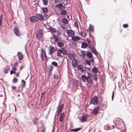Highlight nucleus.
Wrapping results in <instances>:
<instances>
[{
  "instance_id": "obj_1",
  "label": "nucleus",
  "mask_w": 132,
  "mask_h": 132,
  "mask_svg": "<svg viewBox=\"0 0 132 132\" xmlns=\"http://www.w3.org/2000/svg\"><path fill=\"white\" fill-rule=\"evenodd\" d=\"M68 54V52L64 48H62L59 50L57 52V56H63L64 55Z\"/></svg>"
},
{
  "instance_id": "obj_2",
  "label": "nucleus",
  "mask_w": 132,
  "mask_h": 132,
  "mask_svg": "<svg viewBox=\"0 0 132 132\" xmlns=\"http://www.w3.org/2000/svg\"><path fill=\"white\" fill-rule=\"evenodd\" d=\"M43 36V31L41 29H38L35 33V37L38 40L40 39Z\"/></svg>"
},
{
  "instance_id": "obj_3",
  "label": "nucleus",
  "mask_w": 132,
  "mask_h": 132,
  "mask_svg": "<svg viewBox=\"0 0 132 132\" xmlns=\"http://www.w3.org/2000/svg\"><path fill=\"white\" fill-rule=\"evenodd\" d=\"M99 100L96 96H94L92 98L90 102V103L92 104L95 105H97L98 104Z\"/></svg>"
},
{
  "instance_id": "obj_4",
  "label": "nucleus",
  "mask_w": 132,
  "mask_h": 132,
  "mask_svg": "<svg viewBox=\"0 0 132 132\" xmlns=\"http://www.w3.org/2000/svg\"><path fill=\"white\" fill-rule=\"evenodd\" d=\"M41 59L43 60H46L47 57L46 55L45 51L43 49H42L41 52L40 53Z\"/></svg>"
},
{
  "instance_id": "obj_5",
  "label": "nucleus",
  "mask_w": 132,
  "mask_h": 132,
  "mask_svg": "<svg viewBox=\"0 0 132 132\" xmlns=\"http://www.w3.org/2000/svg\"><path fill=\"white\" fill-rule=\"evenodd\" d=\"M53 37L51 39V41L53 43H55L59 40V38L57 36L52 34Z\"/></svg>"
},
{
  "instance_id": "obj_6",
  "label": "nucleus",
  "mask_w": 132,
  "mask_h": 132,
  "mask_svg": "<svg viewBox=\"0 0 132 132\" xmlns=\"http://www.w3.org/2000/svg\"><path fill=\"white\" fill-rule=\"evenodd\" d=\"M64 106V104H61L59 105L57 107V112L58 113V115L59 116L61 112V111Z\"/></svg>"
},
{
  "instance_id": "obj_7",
  "label": "nucleus",
  "mask_w": 132,
  "mask_h": 132,
  "mask_svg": "<svg viewBox=\"0 0 132 132\" xmlns=\"http://www.w3.org/2000/svg\"><path fill=\"white\" fill-rule=\"evenodd\" d=\"M66 33L68 36L71 38L75 35V32L72 30H67L66 31Z\"/></svg>"
},
{
  "instance_id": "obj_8",
  "label": "nucleus",
  "mask_w": 132,
  "mask_h": 132,
  "mask_svg": "<svg viewBox=\"0 0 132 132\" xmlns=\"http://www.w3.org/2000/svg\"><path fill=\"white\" fill-rule=\"evenodd\" d=\"M100 109V107L97 106L93 110L91 113L93 115H96Z\"/></svg>"
},
{
  "instance_id": "obj_9",
  "label": "nucleus",
  "mask_w": 132,
  "mask_h": 132,
  "mask_svg": "<svg viewBox=\"0 0 132 132\" xmlns=\"http://www.w3.org/2000/svg\"><path fill=\"white\" fill-rule=\"evenodd\" d=\"M14 31L15 35L18 36H20L21 35V33L19 31V28L18 26H16L14 29Z\"/></svg>"
},
{
  "instance_id": "obj_10",
  "label": "nucleus",
  "mask_w": 132,
  "mask_h": 132,
  "mask_svg": "<svg viewBox=\"0 0 132 132\" xmlns=\"http://www.w3.org/2000/svg\"><path fill=\"white\" fill-rule=\"evenodd\" d=\"M55 49L53 47L51 46H50L48 52L49 54L52 55V54H53L55 52Z\"/></svg>"
},
{
  "instance_id": "obj_11",
  "label": "nucleus",
  "mask_w": 132,
  "mask_h": 132,
  "mask_svg": "<svg viewBox=\"0 0 132 132\" xmlns=\"http://www.w3.org/2000/svg\"><path fill=\"white\" fill-rule=\"evenodd\" d=\"M48 29L49 30V32H50L52 33H57V31L56 30L55 28L53 27H50Z\"/></svg>"
},
{
  "instance_id": "obj_12",
  "label": "nucleus",
  "mask_w": 132,
  "mask_h": 132,
  "mask_svg": "<svg viewBox=\"0 0 132 132\" xmlns=\"http://www.w3.org/2000/svg\"><path fill=\"white\" fill-rule=\"evenodd\" d=\"M29 20L30 21L32 22H35L38 21L37 18L36 16H33L29 18Z\"/></svg>"
},
{
  "instance_id": "obj_13",
  "label": "nucleus",
  "mask_w": 132,
  "mask_h": 132,
  "mask_svg": "<svg viewBox=\"0 0 132 132\" xmlns=\"http://www.w3.org/2000/svg\"><path fill=\"white\" fill-rule=\"evenodd\" d=\"M36 15L38 20L39 19L41 21H43L44 20V18L43 15L42 14H36Z\"/></svg>"
},
{
  "instance_id": "obj_14",
  "label": "nucleus",
  "mask_w": 132,
  "mask_h": 132,
  "mask_svg": "<svg viewBox=\"0 0 132 132\" xmlns=\"http://www.w3.org/2000/svg\"><path fill=\"white\" fill-rule=\"evenodd\" d=\"M87 117L88 116L87 115H82L81 117V119L80 120L81 122L82 123H83L86 121Z\"/></svg>"
},
{
  "instance_id": "obj_15",
  "label": "nucleus",
  "mask_w": 132,
  "mask_h": 132,
  "mask_svg": "<svg viewBox=\"0 0 132 132\" xmlns=\"http://www.w3.org/2000/svg\"><path fill=\"white\" fill-rule=\"evenodd\" d=\"M17 56L18 59L20 61L22 60L23 57V54L20 52H18L17 53Z\"/></svg>"
},
{
  "instance_id": "obj_16",
  "label": "nucleus",
  "mask_w": 132,
  "mask_h": 132,
  "mask_svg": "<svg viewBox=\"0 0 132 132\" xmlns=\"http://www.w3.org/2000/svg\"><path fill=\"white\" fill-rule=\"evenodd\" d=\"M88 75L86 77L85 75H82L81 76V79L82 81L84 82H86L88 81Z\"/></svg>"
},
{
  "instance_id": "obj_17",
  "label": "nucleus",
  "mask_w": 132,
  "mask_h": 132,
  "mask_svg": "<svg viewBox=\"0 0 132 132\" xmlns=\"http://www.w3.org/2000/svg\"><path fill=\"white\" fill-rule=\"evenodd\" d=\"M80 39H81V38L77 36H75V35H74V36L71 38V40H72L76 42L78 41Z\"/></svg>"
},
{
  "instance_id": "obj_18",
  "label": "nucleus",
  "mask_w": 132,
  "mask_h": 132,
  "mask_svg": "<svg viewBox=\"0 0 132 132\" xmlns=\"http://www.w3.org/2000/svg\"><path fill=\"white\" fill-rule=\"evenodd\" d=\"M88 81L87 82L90 84H92L93 83V80L91 78L90 76V73H88Z\"/></svg>"
},
{
  "instance_id": "obj_19",
  "label": "nucleus",
  "mask_w": 132,
  "mask_h": 132,
  "mask_svg": "<svg viewBox=\"0 0 132 132\" xmlns=\"http://www.w3.org/2000/svg\"><path fill=\"white\" fill-rule=\"evenodd\" d=\"M77 67L78 70L80 71L83 72L84 71V69L83 68V66L81 65H78L77 66Z\"/></svg>"
},
{
  "instance_id": "obj_20",
  "label": "nucleus",
  "mask_w": 132,
  "mask_h": 132,
  "mask_svg": "<svg viewBox=\"0 0 132 132\" xmlns=\"http://www.w3.org/2000/svg\"><path fill=\"white\" fill-rule=\"evenodd\" d=\"M38 118L37 117H35V118L32 119V121L34 125H36L38 122Z\"/></svg>"
},
{
  "instance_id": "obj_21",
  "label": "nucleus",
  "mask_w": 132,
  "mask_h": 132,
  "mask_svg": "<svg viewBox=\"0 0 132 132\" xmlns=\"http://www.w3.org/2000/svg\"><path fill=\"white\" fill-rule=\"evenodd\" d=\"M53 70V67L52 66H50L48 69L47 73L49 75H51V73Z\"/></svg>"
},
{
  "instance_id": "obj_22",
  "label": "nucleus",
  "mask_w": 132,
  "mask_h": 132,
  "mask_svg": "<svg viewBox=\"0 0 132 132\" xmlns=\"http://www.w3.org/2000/svg\"><path fill=\"white\" fill-rule=\"evenodd\" d=\"M92 71L93 73L96 74V73L98 72V68L95 67L92 69Z\"/></svg>"
},
{
  "instance_id": "obj_23",
  "label": "nucleus",
  "mask_w": 132,
  "mask_h": 132,
  "mask_svg": "<svg viewBox=\"0 0 132 132\" xmlns=\"http://www.w3.org/2000/svg\"><path fill=\"white\" fill-rule=\"evenodd\" d=\"M63 7V5L62 3L57 4L55 6L56 7L59 8L60 10L62 9Z\"/></svg>"
},
{
  "instance_id": "obj_24",
  "label": "nucleus",
  "mask_w": 132,
  "mask_h": 132,
  "mask_svg": "<svg viewBox=\"0 0 132 132\" xmlns=\"http://www.w3.org/2000/svg\"><path fill=\"white\" fill-rule=\"evenodd\" d=\"M77 61L76 60H75L73 61L72 64L73 66L74 67L76 68L77 67Z\"/></svg>"
},
{
  "instance_id": "obj_25",
  "label": "nucleus",
  "mask_w": 132,
  "mask_h": 132,
  "mask_svg": "<svg viewBox=\"0 0 132 132\" xmlns=\"http://www.w3.org/2000/svg\"><path fill=\"white\" fill-rule=\"evenodd\" d=\"M58 46L60 47H62L64 46V44L62 42H59L57 43Z\"/></svg>"
},
{
  "instance_id": "obj_26",
  "label": "nucleus",
  "mask_w": 132,
  "mask_h": 132,
  "mask_svg": "<svg viewBox=\"0 0 132 132\" xmlns=\"http://www.w3.org/2000/svg\"><path fill=\"white\" fill-rule=\"evenodd\" d=\"M43 12L44 13H47L49 11L48 9L47 8L45 7H43L42 9Z\"/></svg>"
},
{
  "instance_id": "obj_27",
  "label": "nucleus",
  "mask_w": 132,
  "mask_h": 132,
  "mask_svg": "<svg viewBox=\"0 0 132 132\" xmlns=\"http://www.w3.org/2000/svg\"><path fill=\"white\" fill-rule=\"evenodd\" d=\"M64 113H63L60 115V118H59V121L60 122H61L63 121L64 117Z\"/></svg>"
},
{
  "instance_id": "obj_28",
  "label": "nucleus",
  "mask_w": 132,
  "mask_h": 132,
  "mask_svg": "<svg viewBox=\"0 0 132 132\" xmlns=\"http://www.w3.org/2000/svg\"><path fill=\"white\" fill-rule=\"evenodd\" d=\"M81 45V47L84 48H86L88 46L87 44L84 42H82V43Z\"/></svg>"
},
{
  "instance_id": "obj_29",
  "label": "nucleus",
  "mask_w": 132,
  "mask_h": 132,
  "mask_svg": "<svg viewBox=\"0 0 132 132\" xmlns=\"http://www.w3.org/2000/svg\"><path fill=\"white\" fill-rule=\"evenodd\" d=\"M68 19L66 18H64L62 19V22L64 24H66L68 23Z\"/></svg>"
},
{
  "instance_id": "obj_30",
  "label": "nucleus",
  "mask_w": 132,
  "mask_h": 132,
  "mask_svg": "<svg viewBox=\"0 0 132 132\" xmlns=\"http://www.w3.org/2000/svg\"><path fill=\"white\" fill-rule=\"evenodd\" d=\"M89 29L92 32H93L94 31V27L93 26L90 24L89 26Z\"/></svg>"
},
{
  "instance_id": "obj_31",
  "label": "nucleus",
  "mask_w": 132,
  "mask_h": 132,
  "mask_svg": "<svg viewBox=\"0 0 132 132\" xmlns=\"http://www.w3.org/2000/svg\"><path fill=\"white\" fill-rule=\"evenodd\" d=\"M98 77V76L97 74H95L94 75L93 77V80L96 81H97V77Z\"/></svg>"
},
{
  "instance_id": "obj_32",
  "label": "nucleus",
  "mask_w": 132,
  "mask_h": 132,
  "mask_svg": "<svg viewBox=\"0 0 132 132\" xmlns=\"http://www.w3.org/2000/svg\"><path fill=\"white\" fill-rule=\"evenodd\" d=\"M87 56L89 59H91L92 57V56L91 53L89 52H87Z\"/></svg>"
},
{
  "instance_id": "obj_33",
  "label": "nucleus",
  "mask_w": 132,
  "mask_h": 132,
  "mask_svg": "<svg viewBox=\"0 0 132 132\" xmlns=\"http://www.w3.org/2000/svg\"><path fill=\"white\" fill-rule=\"evenodd\" d=\"M10 69V68L9 67H6L4 69V73H7L8 71Z\"/></svg>"
},
{
  "instance_id": "obj_34",
  "label": "nucleus",
  "mask_w": 132,
  "mask_h": 132,
  "mask_svg": "<svg viewBox=\"0 0 132 132\" xmlns=\"http://www.w3.org/2000/svg\"><path fill=\"white\" fill-rule=\"evenodd\" d=\"M81 129V128H78L75 129H71V131L76 132L79 131Z\"/></svg>"
},
{
  "instance_id": "obj_35",
  "label": "nucleus",
  "mask_w": 132,
  "mask_h": 132,
  "mask_svg": "<svg viewBox=\"0 0 132 132\" xmlns=\"http://www.w3.org/2000/svg\"><path fill=\"white\" fill-rule=\"evenodd\" d=\"M44 4L45 5H47L48 4V0H42Z\"/></svg>"
},
{
  "instance_id": "obj_36",
  "label": "nucleus",
  "mask_w": 132,
  "mask_h": 132,
  "mask_svg": "<svg viewBox=\"0 0 132 132\" xmlns=\"http://www.w3.org/2000/svg\"><path fill=\"white\" fill-rule=\"evenodd\" d=\"M81 54L83 57L84 58L86 56V52L84 51H81Z\"/></svg>"
},
{
  "instance_id": "obj_37",
  "label": "nucleus",
  "mask_w": 132,
  "mask_h": 132,
  "mask_svg": "<svg viewBox=\"0 0 132 132\" xmlns=\"http://www.w3.org/2000/svg\"><path fill=\"white\" fill-rule=\"evenodd\" d=\"M85 32H81L79 33V35H80L81 37H85Z\"/></svg>"
},
{
  "instance_id": "obj_38",
  "label": "nucleus",
  "mask_w": 132,
  "mask_h": 132,
  "mask_svg": "<svg viewBox=\"0 0 132 132\" xmlns=\"http://www.w3.org/2000/svg\"><path fill=\"white\" fill-rule=\"evenodd\" d=\"M67 13L66 11L65 10L61 11L60 12V14L62 15H66Z\"/></svg>"
},
{
  "instance_id": "obj_39",
  "label": "nucleus",
  "mask_w": 132,
  "mask_h": 132,
  "mask_svg": "<svg viewBox=\"0 0 132 132\" xmlns=\"http://www.w3.org/2000/svg\"><path fill=\"white\" fill-rule=\"evenodd\" d=\"M21 85L23 87L26 86V81L23 79L21 80Z\"/></svg>"
},
{
  "instance_id": "obj_40",
  "label": "nucleus",
  "mask_w": 132,
  "mask_h": 132,
  "mask_svg": "<svg viewBox=\"0 0 132 132\" xmlns=\"http://www.w3.org/2000/svg\"><path fill=\"white\" fill-rule=\"evenodd\" d=\"M88 47L89 48H92L93 47V46L92 45H90V41L89 40H88Z\"/></svg>"
},
{
  "instance_id": "obj_41",
  "label": "nucleus",
  "mask_w": 132,
  "mask_h": 132,
  "mask_svg": "<svg viewBox=\"0 0 132 132\" xmlns=\"http://www.w3.org/2000/svg\"><path fill=\"white\" fill-rule=\"evenodd\" d=\"M51 64L52 65H54L55 67H57L58 66L57 64V63L55 62H52L51 63Z\"/></svg>"
},
{
  "instance_id": "obj_42",
  "label": "nucleus",
  "mask_w": 132,
  "mask_h": 132,
  "mask_svg": "<svg viewBox=\"0 0 132 132\" xmlns=\"http://www.w3.org/2000/svg\"><path fill=\"white\" fill-rule=\"evenodd\" d=\"M3 17V15L2 14L0 16V27H1L2 25V19Z\"/></svg>"
},
{
  "instance_id": "obj_43",
  "label": "nucleus",
  "mask_w": 132,
  "mask_h": 132,
  "mask_svg": "<svg viewBox=\"0 0 132 132\" xmlns=\"http://www.w3.org/2000/svg\"><path fill=\"white\" fill-rule=\"evenodd\" d=\"M85 62L86 63V64L88 65H90V61L88 60H85Z\"/></svg>"
},
{
  "instance_id": "obj_44",
  "label": "nucleus",
  "mask_w": 132,
  "mask_h": 132,
  "mask_svg": "<svg viewBox=\"0 0 132 132\" xmlns=\"http://www.w3.org/2000/svg\"><path fill=\"white\" fill-rule=\"evenodd\" d=\"M18 81V79L17 78H14L13 79V81L15 83H16Z\"/></svg>"
},
{
  "instance_id": "obj_45",
  "label": "nucleus",
  "mask_w": 132,
  "mask_h": 132,
  "mask_svg": "<svg viewBox=\"0 0 132 132\" xmlns=\"http://www.w3.org/2000/svg\"><path fill=\"white\" fill-rule=\"evenodd\" d=\"M93 52L94 53V54L97 55L98 54V53L95 49H94L93 50Z\"/></svg>"
},
{
  "instance_id": "obj_46",
  "label": "nucleus",
  "mask_w": 132,
  "mask_h": 132,
  "mask_svg": "<svg viewBox=\"0 0 132 132\" xmlns=\"http://www.w3.org/2000/svg\"><path fill=\"white\" fill-rule=\"evenodd\" d=\"M74 25L75 27H77V28H78V23L77 22H75Z\"/></svg>"
},
{
  "instance_id": "obj_47",
  "label": "nucleus",
  "mask_w": 132,
  "mask_h": 132,
  "mask_svg": "<svg viewBox=\"0 0 132 132\" xmlns=\"http://www.w3.org/2000/svg\"><path fill=\"white\" fill-rule=\"evenodd\" d=\"M128 26V25L127 24H124L123 25V27L125 28H127Z\"/></svg>"
},
{
  "instance_id": "obj_48",
  "label": "nucleus",
  "mask_w": 132,
  "mask_h": 132,
  "mask_svg": "<svg viewBox=\"0 0 132 132\" xmlns=\"http://www.w3.org/2000/svg\"><path fill=\"white\" fill-rule=\"evenodd\" d=\"M114 91H113L112 92V101L113 100L114 97Z\"/></svg>"
},
{
  "instance_id": "obj_49",
  "label": "nucleus",
  "mask_w": 132,
  "mask_h": 132,
  "mask_svg": "<svg viewBox=\"0 0 132 132\" xmlns=\"http://www.w3.org/2000/svg\"><path fill=\"white\" fill-rule=\"evenodd\" d=\"M18 64H19L18 62H16L14 64V67L16 68V66H18Z\"/></svg>"
},
{
  "instance_id": "obj_50",
  "label": "nucleus",
  "mask_w": 132,
  "mask_h": 132,
  "mask_svg": "<svg viewBox=\"0 0 132 132\" xmlns=\"http://www.w3.org/2000/svg\"><path fill=\"white\" fill-rule=\"evenodd\" d=\"M12 90H15L16 88V87L15 86H12Z\"/></svg>"
},
{
  "instance_id": "obj_51",
  "label": "nucleus",
  "mask_w": 132,
  "mask_h": 132,
  "mask_svg": "<svg viewBox=\"0 0 132 132\" xmlns=\"http://www.w3.org/2000/svg\"><path fill=\"white\" fill-rule=\"evenodd\" d=\"M16 70V67H14V68H12V70L13 72H15Z\"/></svg>"
},
{
  "instance_id": "obj_52",
  "label": "nucleus",
  "mask_w": 132,
  "mask_h": 132,
  "mask_svg": "<svg viewBox=\"0 0 132 132\" xmlns=\"http://www.w3.org/2000/svg\"><path fill=\"white\" fill-rule=\"evenodd\" d=\"M77 82V80H75L73 81L72 83H73V84H75Z\"/></svg>"
},
{
  "instance_id": "obj_53",
  "label": "nucleus",
  "mask_w": 132,
  "mask_h": 132,
  "mask_svg": "<svg viewBox=\"0 0 132 132\" xmlns=\"http://www.w3.org/2000/svg\"><path fill=\"white\" fill-rule=\"evenodd\" d=\"M15 72H13L12 70H11L10 71V74L11 75H12L13 73H15Z\"/></svg>"
},
{
  "instance_id": "obj_54",
  "label": "nucleus",
  "mask_w": 132,
  "mask_h": 132,
  "mask_svg": "<svg viewBox=\"0 0 132 132\" xmlns=\"http://www.w3.org/2000/svg\"><path fill=\"white\" fill-rule=\"evenodd\" d=\"M45 93L44 92L41 95V97H42L45 96Z\"/></svg>"
},
{
  "instance_id": "obj_55",
  "label": "nucleus",
  "mask_w": 132,
  "mask_h": 132,
  "mask_svg": "<svg viewBox=\"0 0 132 132\" xmlns=\"http://www.w3.org/2000/svg\"><path fill=\"white\" fill-rule=\"evenodd\" d=\"M65 25H64V24L62 25L61 26V27L62 28V29H65Z\"/></svg>"
},
{
  "instance_id": "obj_56",
  "label": "nucleus",
  "mask_w": 132,
  "mask_h": 132,
  "mask_svg": "<svg viewBox=\"0 0 132 132\" xmlns=\"http://www.w3.org/2000/svg\"><path fill=\"white\" fill-rule=\"evenodd\" d=\"M44 16L46 18L48 17V15L46 13L44 14Z\"/></svg>"
},
{
  "instance_id": "obj_57",
  "label": "nucleus",
  "mask_w": 132,
  "mask_h": 132,
  "mask_svg": "<svg viewBox=\"0 0 132 132\" xmlns=\"http://www.w3.org/2000/svg\"><path fill=\"white\" fill-rule=\"evenodd\" d=\"M75 86H77L78 85V82L76 83L75 84H73Z\"/></svg>"
},
{
  "instance_id": "obj_58",
  "label": "nucleus",
  "mask_w": 132,
  "mask_h": 132,
  "mask_svg": "<svg viewBox=\"0 0 132 132\" xmlns=\"http://www.w3.org/2000/svg\"><path fill=\"white\" fill-rule=\"evenodd\" d=\"M15 75L16 77H18L19 76V73H17Z\"/></svg>"
},
{
  "instance_id": "obj_59",
  "label": "nucleus",
  "mask_w": 132,
  "mask_h": 132,
  "mask_svg": "<svg viewBox=\"0 0 132 132\" xmlns=\"http://www.w3.org/2000/svg\"><path fill=\"white\" fill-rule=\"evenodd\" d=\"M126 130L125 129H123V130H122V132H126Z\"/></svg>"
},
{
  "instance_id": "obj_60",
  "label": "nucleus",
  "mask_w": 132,
  "mask_h": 132,
  "mask_svg": "<svg viewBox=\"0 0 132 132\" xmlns=\"http://www.w3.org/2000/svg\"><path fill=\"white\" fill-rule=\"evenodd\" d=\"M24 67V66H22L21 68H20V71H21L22 69Z\"/></svg>"
},
{
  "instance_id": "obj_61",
  "label": "nucleus",
  "mask_w": 132,
  "mask_h": 132,
  "mask_svg": "<svg viewBox=\"0 0 132 132\" xmlns=\"http://www.w3.org/2000/svg\"><path fill=\"white\" fill-rule=\"evenodd\" d=\"M45 127H44V129L43 130V131H45Z\"/></svg>"
},
{
  "instance_id": "obj_62",
  "label": "nucleus",
  "mask_w": 132,
  "mask_h": 132,
  "mask_svg": "<svg viewBox=\"0 0 132 132\" xmlns=\"http://www.w3.org/2000/svg\"><path fill=\"white\" fill-rule=\"evenodd\" d=\"M119 120H117V123H118V122H119Z\"/></svg>"
},
{
  "instance_id": "obj_63",
  "label": "nucleus",
  "mask_w": 132,
  "mask_h": 132,
  "mask_svg": "<svg viewBox=\"0 0 132 132\" xmlns=\"http://www.w3.org/2000/svg\"><path fill=\"white\" fill-rule=\"evenodd\" d=\"M104 75H102V76H101V78H102V77H103H103H104Z\"/></svg>"
},
{
  "instance_id": "obj_64",
  "label": "nucleus",
  "mask_w": 132,
  "mask_h": 132,
  "mask_svg": "<svg viewBox=\"0 0 132 132\" xmlns=\"http://www.w3.org/2000/svg\"><path fill=\"white\" fill-rule=\"evenodd\" d=\"M42 126L43 127H44V125L43 124H42Z\"/></svg>"
}]
</instances>
